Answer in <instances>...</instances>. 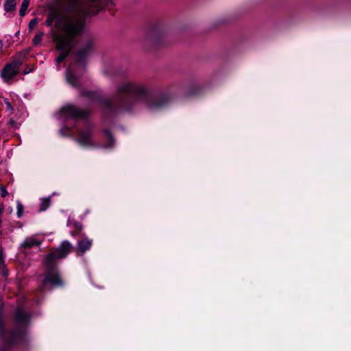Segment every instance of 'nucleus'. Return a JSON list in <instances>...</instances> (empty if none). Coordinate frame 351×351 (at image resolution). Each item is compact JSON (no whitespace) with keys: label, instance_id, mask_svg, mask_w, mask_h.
<instances>
[{"label":"nucleus","instance_id":"obj_1","mask_svg":"<svg viewBox=\"0 0 351 351\" xmlns=\"http://www.w3.org/2000/svg\"><path fill=\"white\" fill-rule=\"evenodd\" d=\"M103 10L98 8L95 10L90 6L89 0H67L65 10L71 16L59 17L57 13H51L45 21L48 27L52 25L57 18L56 29L53 32V40L56 49L60 55L56 59L58 70L61 63L69 54L75 43V38L81 35L84 29L85 18L88 15L95 14Z\"/></svg>","mask_w":351,"mask_h":351},{"label":"nucleus","instance_id":"obj_2","mask_svg":"<svg viewBox=\"0 0 351 351\" xmlns=\"http://www.w3.org/2000/svg\"><path fill=\"white\" fill-rule=\"evenodd\" d=\"M149 93L145 86L131 81L120 84L112 101L115 110L130 112L140 104L147 105L151 109L162 106L159 102L149 104Z\"/></svg>","mask_w":351,"mask_h":351},{"label":"nucleus","instance_id":"obj_3","mask_svg":"<svg viewBox=\"0 0 351 351\" xmlns=\"http://www.w3.org/2000/svg\"><path fill=\"white\" fill-rule=\"evenodd\" d=\"M73 248V247L70 242L64 241L58 248L46 256L45 262V274L42 289L47 287L54 288L63 285V280L56 267V261L58 259L65 258Z\"/></svg>","mask_w":351,"mask_h":351},{"label":"nucleus","instance_id":"obj_4","mask_svg":"<svg viewBox=\"0 0 351 351\" xmlns=\"http://www.w3.org/2000/svg\"><path fill=\"white\" fill-rule=\"evenodd\" d=\"M21 65L22 61L20 59L13 60L3 68L1 74V77L5 81H9L18 73Z\"/></svg>","mask_w":351,"mask_h":351},{"label":"nucleus","instance_id":"obj_5","mask_svg":"<svg viewBox=\"0 0 351 351\" xmlns=\"http://www.w3.org/2000/svg\"><path fill=\"white\" fill-rule=\"evenodd\" d=\"M61 112L66 118H71L73 119H85L88 112L86 110H82L73 105H67L64 106L61 109Z\"/></svg>","mask_w":351,"mask_h":351},{"label":"nucleus","instance_id":"obj_6","mask_svg":"<svg viewBox=\"0 0 351 351\" xmlns=\"http://www.w3.org/2000/svg\"><path fill=\"white\" fill-rule=\"evenodd\" d=\"M75 141L84 147H94L95 144L93 141L92 132L90 128L81 130L79 131L77 137Z\"/></svg>","mask_w":351,"mask_h":351},{"label":"nucleus","instance_id":"obj_7","mask_svg":"<svg viewBox=\"0 0 351 351\" xmlns=\"http://www.w3.org/2000/svg\"><path fill=\"white\" fill-rule=\"evenodd\" d=\"M94 44L91 40H86L78 49L76 57L78 62L86 59L93 51Z\"/></svg>","mask_w":351,"mask_h":351},{"label":"nucleus","instance_id":"obj_8","mask_svg":"<svg viewBox=\"0 0 351 351\" xmlns=\"http://www.w3.org/2000/svg\"><path fill=\"white\" fill-rule=\"evenodd\" d=\"M93 241L87 237H84L77 242L76 246L77 255L79 256H83V254L88 250H89L92 246Z\"/></svg>","mask_w":351,"mask_h":351},{"label":"nucleus","instance_id":"obj_9","mask_svg":"<svg viewBox=\"0 0 351 351\" xmlns=\"http://www.w3.org/2000/svg\"><path fill=\"white\" fill-rule=\"evenodd\" d=\"M80 77L79 74L75 75L74 73L73 67L70 66L66 71V78L69 84L73 86L78 85V81Z\"/></svg>","mask_w":351,"mask_h":351},{"label":"nucleus","instance_id":"obj_10","mask_svg":"<svg viewBox=\"0 0 351 351\" xmlns=\"http://www.w3.org/2000/svg\"><path fill=\"white\" fill-rule=\"evenodd\" d=\"M15 319L19 324H25L29 319V315L22 309H18L15 313Z\"/></svg>","mask_w":351,"mask_h":351},{"label":"nucleus","instance_id":"obj_11","mask_svg":"<svg viewBox=\"0 0 351 351\" xmlns=\"http://www.w3.org/2000/svg\"><path fill=\"white\" fill-rule=\"evenodd\" d=\"M90 6L94 8L95 10H97L98 8H104L106 5L111 3V0H89Z\"/></svg>","mask_w":351,"mask_h":351},{"label":"nucleus","instance_id":"obj_12","mask_svg":"<svg viewBox=\"0 0 351 351\" xmlns=\"http://www.w3.org/2000/svg\"><path fill=\"white\" fill-rule=\"evenodd\" d=\"M40 241L36 239L34 237L26 238L23 242L22 245L24 247H32L34 246H38L40 244Z\"/></svg>","mask_w":351,"mask_h":351},{"label":"nucleus","instance_id":"obj_13","mask_svg":"<svg viewBox=\"0 0 351 351\" xmlns=\"http://www.w3.org/2000/svg\"><path fill=\"white\" fill-rule=\"evenodd\" d=\"M16 0H5L4 8L6 12H12L15 9Z\"/></svg>","mask_w":351,"mask_h":351},{"label":"nucleus","instance_id":"obj_14","mask_svg":"<svg viewBox=\"0 0 351 351\" xmlns=\"http://www.w3.org/2000/svg\"><path fill=\"white\" fill-rule=\"evenodd\" d=\"M50 202H51V200H50V198H49V197H45V198L42 199L41 202L40 204L39 210L40 211L46 210L50 206Z\"/></svg>","mask_w":351,"mask_h":351},{"label":"nucleus","instance_id":"obj_15","mask_svg":"<svg viewBox=\"0 0 351 351\" xmlns=\"http://www.w3.org/2000/svg\"><path fill=\"white\" fill-rule=\"evenodd\" d=\"M29 5V0H23L20 8L19 14L21 16H23L26 14L27 9Z\"/></svg>","mask_w":351,"mask_h":351},{"label":"nucleus","instance_id":"obj_16","mask_svg":"<svg viewBox=\"0 0 351 351\" xmlns=\"http://www.w3.org/2000/svg\"><path fill=\"white\" fill-rule=\"evenodd\" d=\"M43 36H44V34L42 32L37 33V34L35 36V37L33 39L34 45L36 46L38 45L40 43V42L42 41Z\"/></svg>","mask_w":351,"mask_h":351},{"label":"nucleus","instance_id":"obj_17","mask_svg":"<svg viewBox=\"0 0 351 351\" xmlns=\"http://www.w3.org/2000/svg\"><path fill=\"white\" fill-rule=\"evenodd\" d=\"M38 23V21L37 18H34L32 20H31L30 22L29 23V30L34 29V28L36 26Z\"/></svg>","mask_w":351,"mask_h":351},{"label":"nucleus","instance_id":"obj_18","mask_svg":"<svg viewBox=\"0 0 351 351\" xmlns=\"http://www.w3.org/2000/svg\"><path fill=\"white\" fill-rule=\"evenodd\" d=\"M23 206L21 202H18L17 204V215L18 217H20L23 215Z\"/></svg>","mask_w":351,"mask_h":351},{"label":"nucleus","instance_id":"obj_19","mask_svg":"<svg viewBox=\"0 0 351 351\" xmlns=\"http://www.w3.org/2000/svg\"><path fill=\"white\" fill-rule=\"evenodd\" d=\"M0 195L2 197H5L7 196L8 195V191H7V189L6 188L3 186V185H1L0 186Z\"/></svg>","mask_w":351,"mask_h":351},{"label":"nucleus","instance_id":"obj_20","mask_svg":"<svg viewBox=\"0 0 351 351\" xmlns=\"http://www.w3.org/2000/svg\"><path fill=\"white\" fill-rule=\"evenodd\" d=\"M4 266V258H3V250L0 249V270Z\"/></svg>","mask_w":351,"mask_h":351},{"label":"nucleus","instance_id":"obj_21","mask_svg":"<svg viewBox=\"0 0 351 351\" xmlns=\"http://www.w3.org/2000/svg\"><path fill=\"white\" fill-rule=\"evenodd\" d=\"M106 134L111 141H113L112 137L109 132H106Z\"/></svg>","mask_w":351,"mask_h":351},{"label":"nucleus","instance_id":"obj_22","mask_svg":"<svg viewBox=\"0 0 351 351\" xmlns=\"http://www.w3.org/2000/svg\"><path fill=\"white\" fill-rule=\"evenodd\" d=\"M3 47V43L2 41L0 40V51L2 49Z\"/></svg>","mask_w":351,"mask_h":351},{"label":"nucleus","instance_id":"obj_23","mask_svg":"<svg viewBox=\"0 0 351 351\" xmlns=\"http://www.w3.org/2000/svg\"><path fill=\"white\" fill-rule=\"evenodd\" d=\"M29 72H30V71L26 70L25 71H24V73L27 74V73H29Z\"/></svg>","mask_w":351,"mask_h":351},{"label":"nucleus","instance_id":"obj_24","mask_svg":"<svg viewBox=\"0 0 351 351\" xmlns=\"http://www.w3.org/2000/svg\"><path fill=\"white\" fill-rule=\"evenodd\" d=\"M7 106H8V107H10V103H7Z\"/></svg>","mask_w":351,"mask_h":351}]
</instances>
